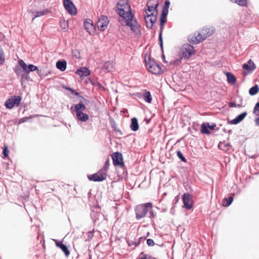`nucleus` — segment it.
Masks as SVG:
<instances>
[{
  "label": "nucleus",
  "instance_id": "59",
  "mask_svg": "<svg viewBox=\"0 0 259 259\" xmlns=\"http://www.w3.org/2000/svg\"><path fill=\"white\" fill-rule=\"evenodd\" d=\"M145 238V237H141L139 238V240L137 242H139L140 243L141 241H144Z\"/></svg>",
  "mask_w": 259,
  "mask_h": 259
},
{
  "label": "nucleus",
  "instance_id": "11",
  "mask_svg": "<svg viewBox=\"0 0 259 259\" xmlns=\"http://www.w3.org/2000/svg\"><path fill=\"white\" fill-rule=\"evenodd\" d=\"M63 5L66 11L71 15L77 14V10L73 3L71 0H64Z\"/></svg>",
  "mask_w": 259,
  "mask_h": 259
},
{
  "label": "nucleus",
  "instance_id": "5",
  "mask_svg": "<svg viewBox=\"0 0 259 259\" xmlns=\"http://www.w3.org/2000/svg\"><path fill=\"white\" fill-rule=\"evenodd\" d=\"M194 53V48L192 45L186 43L182 46L180 56L181 59H189Z\"/></svg>",
  "mask_w": 259,
  "mask_h": 259
},
{
  "label": "nucleus",
  "instance_id": "52",
  "mask_svg": "<svg viewBox=\"0 0 259 259\" xmlns=\"http://www.w3.org/2000/svg\"><path fill=\"white\" fill-rule=\"evenodd\" d=\"M170 3L169 1L165 0L164 5L163 7V8H165L166 9H168L169 7L170 6Z\"/></svg>",
  "mask_w": 259,
  "mask_h": 259
},
{
  "label": "nucleus",
  "instance_id": "22",
  "mask_svg": "<svg viewBox=\"0 0 259 259\" xmlns=\"http://www.w3.org/2000/svg\"><path fill=\"white\" fill-rule=\"evenodd\" d=\"M76 115L77 119L82 122H85L89 118V115L86 113H83L82 112L76 113Z\"/></svg>",
  "mask_w": 259,
  "mask_h": 259
},
{
  "label": "nucleus",
  "instance_id": "25",
  "mask_svg": "<svg viewBox=\"0 0 259 259\" xmlns=\"http://www.w3.org/2000/svg\"><path fill=\"white\" fill-rule=\"evenodd\" d=\"M226 76L227 77L228 82L232 84H234L236 82L235 76L231 72H227Z\"/></svg>",
  "mask_w": 259,
  "mask_h": 259
},
{
  "label": "nucleus",
  "instance_id": "18",
  "mask_svg": "<svg viewBox=\"0 0 259 259\" xmlns=\"http://www.w3.org/2000/svg\"><path fill=\"white\" fill-rule=\"evenodd\" d=\"M76 73L80 76H86L90 74L91 71L87 67H80L77 70Z\"/></svg>",
  "mask_w": 259,
  "mask_h": 259
},
{
  "label": "nucleus",
  "instance_id": "58",
  "mask_svg": "<svg viewBox=\"0 0 259 259\" xmlns=\"http://www.w3.org/2000/svg\"><path fill=\"white\" fill-rule=\"evenodd\" d=\"M170 212L172 214H175V205H173L172 206V207L171 208V209L170 210Z\"/></svg>",
  "mask_w": 259,
  "mask_h": 259
},
{
  "label": "nucleus",
  "instance_id": "43",
  "mask_svg": "<svg viewBox=\"0 0 259 259\" xmlns=\"http://www.w3.org/2000/svg\"><path fill=\"white\" fill-rule=\"evenodd\" d=\"M148 212H149V215L148 217L150 219H154L156 216V213L153 210V207L150 208Z\"/></svg>",
  "mask_w": 259,
  "mask_h": 259
},
{
  "label": "nucleus",
  "instance_id": "46",
  "mask_svg": "<svg viewBox=\"0 0 259 259\" xmlns=\"http://www.w3.org/2000/svg\"><path fill=\"white\" fill-rule=\"evenodd\" d=\"M127 243L128 244V245L130 246L133 245H134L135 246L137 247V246H139V245L140 244L139 242L133 241L132 240H127Z\"/></svg>",
  "mask_w": 259,
  "mask_h": 259
},
{
  "label": "nucleus",
  "instance_id": "48",
  "mask_svg": "<svg viewBox=\"0 0 259 259\" xmlns=\"http://www.w3.org/2000/svg\"><path fill=\"white\" fill-rule=\"evenodd\" d=\"M4 52L2 49H0V64H2L4 62V57H3Z\"/></svg>",
  "mask_w": 259,
  "mask_h": 259
},
{
  "label": "nucleus",
  "instance_id": "8",
  "mask_svg": "<svg viewBox=\"0 0 259 259\" xmlns=\"http://www.w3.org/2000/svg\"><path fill=\"white\" fill-rule=\"evenodd\" d=\"M109 22V19L107 16L101 15L97 22L98 30L100 31H104L107 28Z\"/></svg>",
  "mask_w": 259,
  "mask_h": 259
},
{
  "label": "nucleus",
  "instance_id": "20",
  "mask_svg": "<svg viewBox=\"0 0 259 259\" xmlns=\"http://www.w3.org/2000/svg\"><path fill=\"white\" fill-rule=\"evenodd\" d=\"M215 31V28L213 27L204 28L202 30V33L205 36L206 38L211 35Z\"/></svg>",
  "mask_w": 259,
  "mask_h": 259
},
{
  "label": "nucleus",
  "instance_id": "23",
  "mask_svg": "<svg viewBox=\"0 0 259 259\" xmlns=\"http://www.w3.org/2000/svg\"><path fill=\"white\" fill-rule=\"evenodd\" d=\"M103 215L102 213L95 211H92L91 213V217L94 224L97 221L99 220L100 217H102Z\"/></svg>",
  "mask_w": 259,
  "mask_h": 259
},
{
  "label": "nucleus",
  "instance_id": "17",
  "mask_svg": "<svg viewBox=\"0 0 259 259\" xmlns=\"http://www.w3.org/2000/svg\"><path fill=\"white\" fill-rule=\"evenodd\" d=\"M83 26L86 31L90 34H91L92 30L95 28L93 21L91 19H85L84 21Z\"/></svg>",
  "mask_w": 259,
  "mask_h": 259
},
{
  "label": "nucleus",
  "instance_id": "13",
  "mask_svg": "<svg viewBox=\"0 0 259 259\" xmlns=\"http://www.w3.org/2000/svg\"><path fill=\"white\" fill-rule=\"evenodd\" d=\"M205 39L206 37L203 35L202 31L200 33H197V35L195 34L194 35L190 36L188 37L189 41L192 44H197Z\"/></svg>",
  "mask_w": 259,
  "mask_h": 259
},
{
  "label": "nucleus",
  "instance_id": "45",
  "mask_svg": "<svg viewBox=\"0 0 259 259\" xmlns=\"http://www.w3.org/2000/svg\"><path fill=\"white\" fill-rule=\"evenodd\" d=\"M225 200H226V204H225V206H229L232 203L233 198L230 196L228 198H225Z\"/></svg>",
  "mask_w": 259,
  "mask_h": 259
},
{
  "label": "nucleus",
  "instance_id": "31",
  "mask_svg": "<svg viewBox=\"0 0 259 259\" xmlns=\"http://www.w3.org/2000/svg\"><path fill=\"white\" fill-rule=\"evenodd\" d=\"M60 25L61 29L63 32H66L67 30L68 27V24L67 21H66L65 20H61L60 21Z\"/></svg>",
  "mask_w": 259,
  "mask_h": 259
},
{
  "label": "nucleus",
  "instance_id": "37",
  "mask_svg": "<svg viewBox=\"0 0 259 259\" xmlns=\"http://www.w3.org/2000/svg\"><path fill=\"white\" fill-rule=\"evenodd\" d=\"M231 1L240 6H246L247 5L246 0H231Z\"/></svg>",
  "mask_w": 259,
  "mask_h": 259
},
{
  "label": "nucleus",
  "instance_id": "54",
  "mask_svg": "<svg viewBox=\"0 0 259 259\" xmlns=\"http://www.w3.org/2000/svg\"><path fill=\"white\" fill-rule=\"evenodd\" d=\"M180 199V198H179V195H177V196H176L175 197V198L173 200V201H172V204H173V205H175L178 203V202L179 201Z\"/></svg>",
  "mask_w": 259,
  "mask_h": 259
},
{
  "label": "nucleus",
  "instance_id": "56",
  "mask_svg": "<svg viewBox=\"0 0 259 259\" xmlns=\"http://www.w3.org/2000/svg\"><path fill=\"white\" fill-rule=\"evenodd\" d=\"M206 124H207L208 128L211 131L213 130L216 126L215 123H212L211 125H209L208 123H206Z\"/></svg>",
  "mask_w": 259,
  "mask_h": 259
},
{
  "label": "nucleus",
  "instance_id": "38",
  "mask_svg": "<svg viewBox=\"0 0 259 259\" xmlns=\"http://www.w3.org/2000/svg\"><path fill=\"white\" fill-rule=\"evenodd\" d=\"M63 88L65 89L66 90L70 91L72 94H74L76 96L79 97H80L81 98H83V97L82 96L80 95L79 93H78V92H76V91L74 90L73 89L70 88L69 87H63Z\"/></svg>",
  "mask_w": 259,
  "mask_h": 259
},
{
  "label": "nucleus",
  "instance_id": "57",
  "mask_svg": "<svg viewBox=\"0 0 259 259\" xmlns=\"http://www.w3.org/2000/svg\"><path fill=\"white\" fill-rule=\"evenodd\" d=\"M228 105L230 107H236V104L235 102H230Z\"/></svg>",
  "mask_w": 259,
  "mask_h": 259
},
{
  "label": "nucleus",
  "instance_id": "21",
  "mask_svg": "<svg viewBox=\"0 0 259 259\" xmlns=\"http://www.w3.org/2000/svg\"><path fill=\"white\" fill-rule=\"evenodd\" d=\"M66 67L67 62L65 60H59L56 63V67L61 71H65Z\"/></svg>",
  "mask_w": 259,
  "mask_h": 259
},
{
  "label": "nucleus",
  "instance_id": "26",
  "mask_svg": "<svg viewBox=\"0 0 259 259\" xmlns=\"http://www.w3.org/2000/svg\"><path fill=\"white\" fill-rule=\"evenodd\" d=\"M113 68V64L111 62L107 61L103 66V70L105 72H109L112 71Z\"/></svg>",
  "mask_w": 259,
  "mask_h": 259
},
{
  "label": "nucleus",
  "instance_id": "24",
  "mask_svg": "<svg viewBox=\"0 0 259 259\" xmlns=\"http://www.w3.org/2000/svg\"><path fill=\"white\" fill-rule=\"evenodd\" d=\"M85 108L86 107L85 105L80 102L75 105L74 110L76 112V113H78L79 112H83L85 109Z\"/></svg>",
  "mask_w": 259,
  "mask_h": 259
},
{
  "label": "nucleus",
  "instance_id": "47",
  "mask_svg": "<svg viewBox=\"0 0 259 259\" xmlns=\"http://www.w3.org/2000/svg\"><path fill=\"white\" fill-rule=\"evenodd\" d=\"M9 150L8 146H6L3 151V154L5 158L7 157L9 155Z\"/></svg>",
  "mask_w": 259,
  "mask_h": 259
},
{
  "label": "nucleus",
  "instance_id": "64",
  "mask_svg": "<svg viewBox=\"0 0 259 259\" xmlns=\"http://www.w3.org/2000/svg\"><path fill=\"white\" fill-rule=\"evenodd\" d=\"M224 131L225 132V133H227L225 129H224Z\"/></svg>",
  "mask_w": 259,
  "mask_h": 259
},
{
  "label": "nucleus",
  "instance_id": "14",
  "mask_svg": "<svg viewBox=\"0 0 259 259\" xmlns=\"http://www.w3.org/2000/svg\"><path fill=\"white\" fill-rule=\"evenodd\" d=\"M56 246L60 248L62 251L64 253L65 256L68 257L70 254V251L68 247L64 244L63 243L62 241H58L57 239H54Z\"/></svg>",
  "mask_w": 259,
  "mask_h": 259
},
{
  "label": "nucleus",
  "instance_id": "51",
  "mask_svg": "<svg viewBox=\"0 0 259 259\" xmlns=\"http://www.w3.org/2000/svg\"><path fill=\"white\" fill-rule=\"evenodd\" d=\"M168 13V9L162 8L161 15L167 16Z\"/></svg>",
  "mask_w": 259,
  "mask_h": 259
},
{
  "label": "nucleus",
  "instance_id": "40",
  "mask_svg": "<svg viewBox=\"0 0 259 259\" xmlns=\"http://www.w3.org/2000/svg\"><path fill=\"white\" fill-rule=\"evenodd\" d=\"M177 155L183 162H187L186 158L183 155V153H182V152L181 151H177Z\"/></svg>",
  "mask_w": 259,
  "mask_h": 259
},
{
  "label": "nucleus",
  "instance_id": "12",
  "mask_svg": "<svg viewBox=\"0 0 259 259\" xmlns=\"http://www.w3.org/2000/svg\"><path fill=\"white\" fill-rule=\"evenodd\" d=\"M167 16L161 15L160 16V29L159 33V45L161 48V51L163 52V40H162V30L163 29V25L166 22Z\"/></svg>",
  "mask_w": 259,
  "mask_h": 259
},
{
  "label": "nucleus",
  "instance_id": "9",
  "mask_svg": "<svg viewBox=\"0 0 259 259\" xmlns=\"http://www.w3.org/2000/svg\"><path fill=\"white\" fill-rule=\"evenodd\" d=\"M107 177V174L104 173L101 169L93 175H88V179L94 182H102L105 180Z\"/></svg>",
  "mask_w": 259,
  "mask_h": 259
},
{
  "label": "nucleus",
  "instance_id": "34",
  "mask_svg": "<svg viewBox=\"0 0 259 259\" xmlns=\"http://www.w3.org/2000/svg\"><path fill=\"white\" fill-rule=\"evenodd\" d=\"M109 165H110V161H109V158H108L105 163H104V165L103 167L101 169V170H103V171L105 173V174H107V171H108V169L109 168Z\"/></svg>",
  "mask_w": 259,
  "mask_h": 259
},
{
  "label": "nucleus",
  "instance_id": "42",
  "mask_svg": "<svg viewBox=\"0 0 259 259\" xmlns=\"http://www.w3.org/2000/svg\"><path fill=\"white\" fill-rule=\"evenodd\" d=\"M30 80L29 73H24L21 74V81H29Z\"/></svg>",
  "mask_w": 259,
  "mask_h": 259
},
{
  "label": "nucleus",
  "instance_id": "1",
  "mask_svg": "<svg viewBox=\"0 0 259 259\" xmlns=\"http://www.w3.org/2000/svg\"><path fill=\"white\" fill-rule=\"evenodd\" d=\"M116 9L118 14L125 22V25L130 27L134 32L139 30L141 26L131 12L128 0H119L117 4Z\"/></svg>",
  "mask_w": 259,
  "mask_h": 259
},
{
  "label": "nucleus",
  "instance_id": "41",
  "mask_svg": "<svg viewBox=\"0 0 259 259\" xmlns=\"http://www.w3.org/2000/svg\"><path fill=\"white\" fill-rule=\"evenodd\" d=\"M94 229H93L92 230L90 231L87 233L88 239H86V241H90L94 237Z\"/></svg>",
  "mask_w": 259,
  "mask_h": 259
},
{
  "label": "nucleus",
  "instance_id": "55",
  "mask_svg": "<svg viewBox=\"0 0 259 259\" xmlns=\"http://www.w3.org/2000/svg\"><path fill=\"white\" fill-rule=\"evenodd\" d=\"M239 99H240L239 103L236 104V107H238V108L242 107L243 99L241 97H239Z\"/></svg>",
  "mask_w": 259,
  "mask_h": 259
},
{
  "label": "nucleus",
  "instance_id": "10",
  "mask_svg": "<svg viewBox=\"0 0 259 259\" xmlns=\"http://www.w3.org/2000/svg\"><path fill=\"white\" fill-rule=\"evenodd\" d=\"M182 200L185 207L187 209H191L194 205L192 196L188 193H185L182 196Z\"/></svg>",
  "mask_w": 259,
  "mask_h": 259
},
{
  "label": "nucleus",
  "instance_id": "63",
  "mask_svg": "<svg viewBox=\"0 0 259 259\" xmlns=\"http://www.w3.org/2000/svg\"><path fill=\"white\" fill-rule=\"evenodd\" d=\"M227 133H228L229 134H231L232 133V131L231 130H230L227 131Z\"/></svg>",
  "mask_w": 259,
  "mask_h": 259
},
{
  "label": "nucleus",
  "instance_id": "4",
  "mask_svg": "<svg viewBox=\"0 0 259 259\" xmlns=\"http://www.w3.org/2000/svg\"><path fill=\"white\" fill-rule=\"evenodd\" d=\"M145 62L147 69L152 74L158 75L163 73L160 66L150 57L148 58V61L145 59Z\"/></svg>",
  "mask_w": 259,
  "mask_h": 259
},
{
  "label": "nucleus",
  "instance_id": "16",
  "mask_svg": "<svg viewBox=\"0 0 259 259\" xmlns=\"http://www.w3.org/2000/svg\"><path fill=\"white\" fill-rule=\"evenodd\" d=\"M247 115L246 111L240 114L236 118L232 120H228V123L231 124H237L242 121Z\"/></svg>",
  "mask_w": 259,
  "mask_h": 259
},
{
  "label": "nucleus",
  "instance_id": "30",
  "mask_svg": "<svg viewBox=\"0 0 259 259\" xmlns=\"http://www.w3.org/2000/svg\"><path fill=\"white\" fill-rule=\"evenodd\" d=\"M259 91V87L258 85L255 84L253 87H251L249 90V94L251 96L256 95Z\"/></svg>",
  "mask_w": 259,
  "mask_h": 259
},
{
  "label": "nucleus",
  "instance_id": "61",
  "mask_svg": "<svg viewBox=\"0 0 259 259\" xmlns=\"http://www.w3.org/2000/svg\"><path fill=\"white\" fill-rule=\"evenodd\" d=\"M36 71H37V74H38L39 76H41L42 75V74H43L42 73V72H41V70H39V69H38V70H36Z\"/></svg>",
  "mask_w": 259,
  "mask_h": 259
},
{
  "label": "nucleus",
  "instance_id": "15",
  "mask_svg": "<svg viewBox=\"0 0 259 259\" xmlns=\"http://www.w3.org/2000/svg\"><path fill=\"white\" fill-rule=\"evenodd\" d=\"M243 69L247 71L248 73H251L256 68V65L254 62L251 60H249L247 63L244 64L242 66Z\"/></svg>",
  "mask_w": 259,
  "mask_h": 259
},
{
  "label": "nucleus",
  "instance_id": "27",
  "mask_svg": "<svg viewBox=\"0 0 259 259\" xmlns=\"http://www.w3.org/2000/svg\"><path fill=\"white\" fill-rule=\"evenodd\" d=\"M11 101L14 103V106L16 105L19 106L20 104L22 98L20 96H14L11 97Z\"/></svg>",
  "mask_w": 259,
  "mask_h": 259
},
{
  "label": "nucleus",
  "instance_id": "28",
  "mask_svg": "<svg viewBox=\"0 0 259 259\" xmlns=\"http://www.w3.org/2000/svg\"><path fill=\"white\" fill-rule=\"evenodd\" d=\"M231 145L230 143H224L223 142H220L218 145V148L224 151H227L229 150V147H231Z\"/></svg>",
  "mask_w": 259,
  "mask_h": 259
},
{
  "label": "nucleus",
  "instance_id": "35",
  "mask_svg": "<svg viewBox=\"0 0 259 259\" xmlns=\"http://www.w3.org/2000/svg\"><path fill=\"white\" fill-rule=\"evenodd\" d=\"M11 101V98L10 97L5 102V105L7 108L10 109L14 107V103H13Z\"/></svg>",
  "mask_w": 259,
  "mask_h": 259
},
{
  "label": "nucleus",
  "instance_id": "44",
  "mask_svg": "<svg viewBox=\"0 0 259 259\" xmlns=\"http://www.w3.org/2000/svg\"><path fill=\"white\" fill-rule=\"evenodd\" d=\"M253 113L256 115H259V102H257L253 108Z\"/></svg>",
  "mask_w": 259,
  "mask_h": 259
},
{
  "label": "nucleus",
  "instance_id": "39",
  "mask_svg": "<svg viewBox=\"0 0 259 259\" xmlns=\"http://www.w3.org/2000/svg\"><path fill=\"white\" fill-rule=\"evenodd\" d=\"M149 3L150 2H148L146 5V6L147 7V10L145 11H147L149 14L153 13V14H155V12L154 8H153V6H150Z\"/></svg>",
  "mask_w": 259,
  "mask_h": 259
},
{
  "label": "nucleus",
  "instance_id": "2",
  "mask_svg": "<svg viewBox=\"0 0 259 259\" xmlns=\"http://www.w3.org/2000/svg\"><path fill=\"white\" fill-rule=\"evenodd\" d=\"M18 63L19 66L17 65L13 68L14 72L18 76L21 74V71L26 73H29L30 72L38 70V67L36 66L31 64L27 65L22 59H20L18 61Z\"/></svg>",
  "mask_w": 259,
  "mask_h": 259
},
{
  "label": "nucleus",
  "instance_id": "3",
  "mask_svg": "<svg viewBox=\"0 0 259 259\" xmlns=\"http://www.w3.org/2000/svg\"><path fill=\"white\" fill-rule=\"evenodd\" d=\"M153 207L152 202H148L137 205L135 207L136 219L140 220L145 218L148 213L149 210Z\"/></svg>",
  "mask_w": 259,
  "mask_h": 259
},
{
  "label": "nucleus",
  "instance_id": "19",
  "mask_svg": "<svg viewBox=\"0 0 259 259\" xmlns=\"http://www.w3.org/2000/svg\"><path fill=\"white\" fill-rule=\"evenodd\" d=\"M130 128L134 132H136L139 130V125L138 119L136 117L132 118Z\"/></svg>",
  "mask_w": 259,
  "mask_h": 259
},
{
  "label": "nucleus",
  "instance_id": "36",
  "mask_svg": "<svg viewBox=\"0 0 259 259\" xmlns=\"http://www.w3.org/2000/svg\"><path fill=\"white\" fill-rule=\"evenodd\" d=\"M72 56L76 59L80 58V51L78 49H74L72 50Z\"/></svg>",
  "mask_w": 259,
  "mask_h": 259
},
{
  "label": "nucleus",
  "instance_id": "33",
  "mask_svg": "<svg viewBox=\"0 0 259 259\" xmlns=\"http://www.w3.org/2000/svg\"><path fill=\"white\" fill-rule=\"evenodd\" d=\"M143 96H144V100L146 102H147L148 103H150L151 102L152 97H151L150 92L149 91L145 92V93L144 94Z\"/></svg>",
  "mask_w": 259,
  "mask_h": 259
},
{
  "label": "nucleus",
  "instance_id": "6",
  "mask_svg": "<svg viewBox=\"0 0 259 259\" xmlns=\"http://www.w3.org/2000/svg\"><path fill=\"white\" fill-rule=\"evenodd\" d=\"M113 164L115 166H117L124 169L125 166L123 161V156L121 153L119 152H114L112 155Z\"/></svg>",
  "mask_w": 259,
  "mask_h": 259
},
{
  "label": "nucleus",
  "instance_id": "49",
  "mask_svg": "<svg viewBox=\"0 0 259 259\" xmlns=\"http://www.w3.org/2000/svg\"><path fill=\"white\" fill-rule=\"evenodd\" d=\"M147 244L149 246H153L155 243L153 239L149 238L147 240Z\"/></svg>",
  "mask_w": 259,
  "mask_h": 259
},
{
  "label": "nucleus",
  "instance_id": "32",
  "mask_svg": "<svg viewBox=\"0 0 259 259\" xmlns=\"http://www.w3.org/2000/svg\"><path fill=\"white\" fill-rule=\"evenodd\" d=\"M208 126L207 124L205 123H203L201 124V132L202 134L208 135L210 133L209 131L208 130Z\"/></svg>",
  "mask_w": 259,
  "mask_h": 259
},
{
  "label": "nucleus",
  "instance_id": "50",
  "mask_svg": "<svg viewBox=\"0 0 259 259\" xmlns=\"http://www.w3.org/2000/svg\"><path fill=\"white\" fill-rule=\"evenodd\" d=\"M140 255H143V256L140 259H147V258H151V257L150 255H148L147 254H144L143 252H141L140 254Z\"/></svg>",
  "mask_w": 259,
  "mask_h": 259
},
{
  "label": "nucleus",
  "instance_id": "53",
  "mask_svg": "<svg viewBox=\"0 0 259 259\" xmlns=\"http://www.w3.org/2000/svg\"><path fill=\"white\" fill-rule=\"evenodd\" d=\"M158 5H159V3H158V2L157 1L156 4H155L154 5H152L153 8H154V9L155 10V14L157 15H158V9H157Z\"/></svg>",
  "mask_w": 259,
  "mask_h": 259
},
{
  "label": "nucleus",
  "instance_id": "29",
  "mask_svg": "<svg viewBox=\"0 0 259 259\" xmlns=\"http://www.w3.org/2000/svg\"><path fill=\"white\" fill-rule=\"evenodd\" d=\"M49 12L48 9H45L41 11H36L33 12V14L35 16L34 18L40 17L47 14Z\"/></svg>",
  "mask_w": 259,
  "mask_h": 259
},
{
  "label": "nucleus",
  "instance_id": "62",
  "mask_svg": "<svg viewBox=\"0 0 259 259\" xmlns=\"http://www.w3.org/2000/svg\"><path fill=\"white\" fill-rule=\"evenodd\" d=\"M162 58L163 61L165 62V61H164L165 56L164 55L163 53H162Z\"/></svg>",
  "mask_w": 259,
  "mask_h": 259
},
{
  "label": "nucleus",
  "instance_id": "7",
  "mask_svg": "<svg viewBox=\"0 0 259 259\" xmlns=\"http://www.w3.org/2000/svg\"><path fill=\"white\" fill-rule=\"evenodd\" d=\"M157 14H153V13L149 14L147 11H145V15H144V18L146 23L147 27L151 29L157 18Z\"/></svg>",
  "mask_w": 259,
  "mask_h": 259
},
{
  "label": "nucleus",
  "instance_id": "60",
  "mask_svg": "<svg viewBox=\"0 0 259 259\" xmlns=\"http://www.w3.org/2000/svg\"><path fill=\"white\" fill-rule=\"evenodd\" d=\"M112 127L113 128H114V131H115L116 132H119V133H120V134H121V131L120 130H119V129H116V128H115L114 127V126L113 125H112Z\"/></svg>",
  "mask_w": 259,
  "mask_h": 259
}]
</instances>
